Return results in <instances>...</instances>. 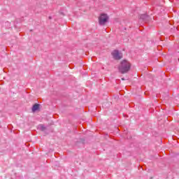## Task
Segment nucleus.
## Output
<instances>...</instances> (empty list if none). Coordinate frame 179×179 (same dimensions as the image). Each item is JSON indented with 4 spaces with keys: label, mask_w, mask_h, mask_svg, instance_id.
<instances>
[{
    "label": "nucleus",
    "mask_w": 179,
    "mask_h": 179,
    "mask_svg": "<svg viewBox=\"0 0 179 179\" xmlns=\"http://www.w3.org/2000/svg\"><path fill=\"white\" fill-rule=\"evenodd\" d=\"M112 56L114 59H121L122 58V53L118 50H113L112 52Z\"/></svg>",
    "instance_id": "nucleus-3"
},
{
    "label": "nucleus",
    "mask_w": 179,
    "mask_h": 179,
    "mask_svg": "<svg viewBox=\"0 0 179 179\" xmlns=\"http://www.w3.org/2000/svg\"><path fill=\"white\" fill-rule=\"evenodd\" d=\"M38 108H39V105L38 104L34 105V106L32 107V111H37Z\"/></svg>",
    "instance_id": "nucleus-4"
},
{
    "label": "nucleus",
    "mask_w": 179,
    "mask_h": 179,
    "mask_svg": "<svg viewBox=\"0 0 179 179\" xmlns=\"http://www.w3.org/2000/svg\"><path fill=\"white\" fill-rule=\"evenodd\" d=\"M38 129H41V131H44V129H45V127H44L43 124H39V125L38 126Z\"/></svg>",
    "instance_id": "nucleus-5"
},
{
    "label": "nucleus",
    "mask_w": 179,
    "mask_h": 179,
    "mask_svg": "<svg viewBox=\"0 0 179 179\" xmlns=\"http://www.w3.org/2000/svg\"><path fill=\"white\" fill-rule=\"evenodd\" d=\"M108 21V15H107V14L105 13L101 14V15L99 17V24H101V26H104V24H106V23H107Z\"/></svg>",
    "instance_id": "nucleus-2"
},
{
    "label": "nucleus",
    "mask_w": 179,
    "mask_h": 179,
    "mask_svg": "<svg viewBox=\"0 0 179 179\" xmlns=\"http://www.w3.org/2000/svg\"><path fill=\"white\" fill-rule=\"evenodd\" d=\"M131 69V63L127 60H122L118 66L120 73H127Z\"/></svg>",
    "instance_id": "nucleus-1"
}]
</instances>
